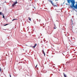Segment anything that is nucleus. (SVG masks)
Returning <instances> with one entry per match:
<instances>
[{
    "instance_id": "obj_16",
    "label": "nucleus",
    "mask_w": 77,
    "mask_h": 77,
    "mask_svg": "<svg viewBox=\"0 0 77 77\" xmlns=\"http://www.w3.org/2000/svg\"><path fill=\"white\" fill-rule=\"evenodd\" d=\"M0 71H2V69H1V68H0Z\"/></svg>"
},
{
    "instance_id": "obj_7",
    "label": "nucleus",
    "mask_w": 77,
    "mask_h": 77,
    "mask_svg": "<svg viewBox=\"0 0 77 77\" xmlns=\"http://www.w3.org/2000/svg\"><path fill=\"white\" fill-rule=\"evenodd\" d=\"M29 20V21H31V18H30V17H28Z\"/></svg>"
},
{
    "instance_id": "obj_15",
    "label": "nucleus",
    "mask_w": 77,
    "mask_h": 77,
    "mask_svg": "<svg viewBox=\"0 0 77 77\" xmlns=\"http://www.w3.org/2000/svg\"><path fill=\"white\" fill-rule=\"evenodd\" d=\"M38 21H39V22H40L41 21V20H39Z\"/></svg>"
},
{
    "instance_id": "obj_2",
    "label": "nucleus",
    "mask_w": 77,
    "mask_h": 77,
    "mask_svg": "<svg viewBox=\"0 0 77 77\" xmlns=\"http://www.w3.org/2000/svg\"><path fill=\"white\" fill-rule=\"evenodd\" d=\"M49 2H50V3H51V4H52L53 6H57L56 5V4L55 3H53V2H52L51 1H49Z\"/></svg>"
},
{
    "instance_id": "obj_13",
    "label": "nucleus",
    "mask_w": 77,
    "mask_h": 77,
    "mask_svg": "<svg viewBox=\"0 0 77 77\" xmlns=\"http://www.w3.org/2000/svg\"><path fill=\"white\" fill-rule=\"evenodd\" d=\"M43 51V53H44V56H45V52H44V51Z\"/></svg>"
},
{
    "instance_id": "obj_3",
    "label": "nucleus",
    "mask_w": 77,
    "mask_h": 77,
    "mask_svg": "<svg viewBox=\"0 0 77 77\" xmlns=\"http://www.w3.org/2000/svg\"><path fill=\"white\" fill-rule=\"evenodd\" d=\"M17 3V1L14 2V3H13L12 5L13 7H14V5H15Z\"/></svg>"
},
{
    "instance_id": "obj_4",
    "label": "nucleus",
    "mask_w": 77,
    "mask_h": 77,
    "mask_svg": "<svg viewBox=\"0 0 77 77\" xmlns=\"http://www.w3.org/2000/svg\"><path fill=\"white\" fill-rule=\"evenodd\" d=\"M70 1L71 2V0H67V2L69 4L70 3Z\"/></svg>"
},
{
    "instance_id": "obj_18",
    "label": "nucleus",
    "mask_w": 77,
    "mask_h": 77,
    "mask_svg": "<svg viewBox=\"0 0 77 77\" xmlns=\"http://www.w3.org/2000/svg\"><path fill=\"white\" fill-rule=\"evenodd\" d=\"M54 27H56V25H54Z\"/></svg>"
},
{
    "instance_id": "obj_12",
    "label": "nucleus",
    "mask_w": 77,
    "mask_h": 77,
    "mask_svg": "<svg viewBox=\"0 0 77 77\" xmlns=\"http://www.w3.org/2000/svg\"><path fill=\"white\" fill-rule=\"evenodd\" d=\"M6 21L7 22H8V19H6Z\"/></svg>"
},
{
    "instance_id": "obj_5",
    "label": "nucleus",
    "mask_w": 77,
    "mask_h": 77,
    "mask_svg": "<svg viewBox=\"0 0 77 77\" xmlns=\"http://www.w3.org/2000/svg\"><path fill=\"white\" fill-rule=\"evenodd\" d=\"M4 15H5L4 14H2V18H5V16H4Z\"/></svg>"
},
{
    "instance_id": "obj_1",
    "label": "nucleus",
    "mask_w": 77,
    "mask_h": 77,
    "mask_svg": "<svg viewBox=\"0 0 77 77\" xmlns=\"http://www.w3.org/2000/svg\"><path fill=\"white\" fill-rule=\"evenodd\" d=\"M70 2L72 3L71 5H70V8H74L75 9H77V4L75 5V6L74 5H75V0H70Z\"/></svg>"
},
{
    "instance_id": "obj_8",
    "label": "nucleus",
    "mask_w": 77,
    "mask_h": 77,
    "mask_svg": "<svg viewBox=\"0 0 77 77\" xmlns=\"http://www.w3.org/2000/svg\"><path fill=\"white\" fill-rule=\"evenodd\" d=\"M17 19H13L12 20V21H14V20H17Z\"/></svg>"
},
{
    "instance_id": "obj_10",
    "label": "nucleus",
    "mask_w": 77,
    "mask_h": 77,
    "mask_svg": "<svg viewBox=\"0 0 77 77\" xmlns=\"http://www.w3.org/2000/svg\"><path fill=\"white\" fill-rule=\"evenodd\" d=\"M36 45H37V44H35V45H34V46H35V47H36Z\"/></svg>"
},
{
    "instance_id": "obj_14",
    "label": "nucleus",
    "mask_w": 77,
    "mask_h": 77,
    "mask_svg": "<svg viewBox=\"0 0 77 77\" xmlns=\"http://www.w3.org/2000/svg\"><path fill=\"white\" fill-rule=\"evenodd\" d=\"M33 48H35V46H34L32 47Z\"/></svg>"
},
{
    "instance_id": "obj_20",
    "label": "nucleus",
    "mask_w": 77,
    "mask_h": 77,
    "mask_svg": "<svg viewBox=\"0 0 77 77\" xmlns=\"http://www.w3.org/2000/svg\"><path fill=\"white\" fill-rule=\"evenodd\" d=\"M76 3H77V2H76Z\"/></svg>"
},
{
    "instance_id": "obj_17",
    "label": "nucleus",
    "mask_w": 77,
    "mask_h": 77,
    "mask_svg": "<svg viewBox=\"0 0 77 77\" xmlns=\"http://www.w3.org/2000/svg\"><path fill=\"white\" fill-rule=\"evenodd\" d=\"M10 77H11V74H10Z\"/></svg>"
},
{
    "instance_id": "obj_6",
    "label": "nucleus",
    "mask_w": 77,
    "mask_h": 77,
    "mask_svg": "<svg viewBox=\"0 0 77 77\" xmlns=\"http://www.w3.org/2000/svg\"><path fill=\"white\" fill-rule=\"evenodd\" d=\"M0 15H3V13L0 12Z\"/></svg>"
},
{
    "instance_id": "obj_11",
    "label": "nucleus",
    "mask_w": 77,
    "mask_h": 77,
    "mask_svg": "<svg viewBox=\"0 0 77 77\" xmlns=\"http://www.w3.org/2000/svg\"><path fill=\"white\" fill-rule=\"evenodd\" d=\"M54 29H56V27L54 26Z\"/></svg>"
},
{
    "instance_id": "obj_19",
    "label": "nucleus",
    "mask_w": 77,
    "mask_h": 77,
    "mask_svg": "<svg viewBox=\"0 0 77 77\" xmlns=\"http://www.w3.org/2000/svg\"><path fill=\"white\" fill-rule=\"evenodd\" d=\"M37 65H36V66H35V68H36V66H37Z\"/></svg>"
},
{
    "instance_id": "obj_9",
    "label": "nucleus",
    "mask_w": 77,
    "mask_h": 77,
    "mask_svg": "<svg viewBox=\"0 0 77 77\" xmlns=\"http://www.w3.org/2000/svg\"><path fill=\"white\" fill-rule=\"evenodd\" d=\"M7 25H8V24H7L5 25H4V26H7Z\"/></svg>"
}]
</instances>
